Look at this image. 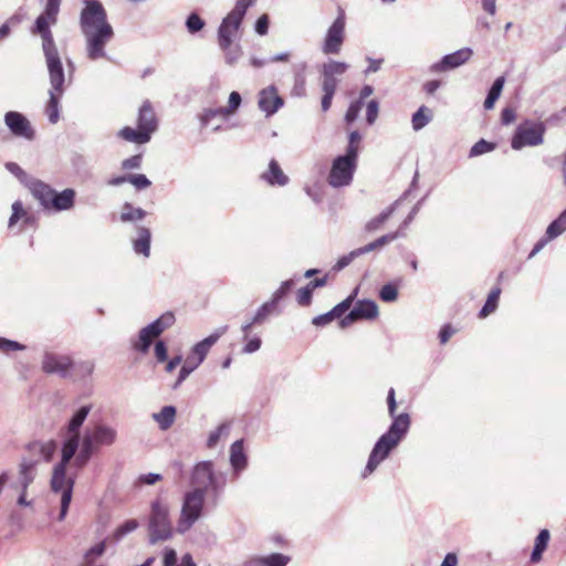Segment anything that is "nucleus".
<instances>
[{
    "instance_id": "nucleus-1",
    "label": "nucleus",
    "mask_w": 566,
    "mask_h": 566,
    "mask_svg": "<svg viewBox=\"0 0 566 566\" xmlns=\"http://www.w3.org/2000/svg\"><path fill=\"white\" fill-rule=\"evenodd\" d=\"M80 28L85 38L86 55L91 61L106 57V44L114 38L107 12L98 0H83Z\"/></svg>"
},
{
    "instance_id": "nucleus-2",
    "label": "nucleus",
    "mask_w": 566,
    "mask_h": 566,
    "mask_svg": "<svg viewBox=\"0 0 566 566\" xmlns=\"http://www.w3.org/2000/svg\"><path fill=\"white\" fill-rule=\"evenodd\" d=\"M410 428V417L403 412L398 415L385 432L375 443L367 464L361 473L363 478L371 474L378 465L388 458L390 452L400 443Z\"/></svg>"
},
{
    "instance_id": "nucleus-3",
    "label": "nucleus",
    "mask_w": 566,
    "mask_h": 566,
    "mask_svg": "<svg viewBox=\"0 0 566 566\" xmlns=\"http://www.w3.org/2000/svg\"><path fill=\"white\" fill-rule=\"evenodd\" d=\"M41 366L44 373L73 381L88 377L94 370L90 359H72L71 356H43Z\"/></svg>"
},
{
    "instance_id": "nucleus-4",
    "label": "nucleus",
    "mask_w": 566,
    "mask_h": 566,
    "mask_svg": "<svg viewBox=\"0 0 566 566\" xmlns=\"http://www.w3.org/2000/svg\"><path fill=\"white\" fill-rule=\"evenodd\" d=\"M30 190L45 210L55 212L67 211L75 205L76 192L72 188H66L59 192L48 184L35 180L31 184Z\"/></svg>"
},
{
    "instance_id": "nucleus-5",
    "label": "nucleus",
    "mask_w": 566,
    "mask_h": 566,
    "mask_svg": "<svg viewBox=\"0 0 566 566\" xmlns=\"http://www.w3.org/2000/svg\"><path fill=\"white\" fill-rule=\"evenodd\" d=\"M254 2L255 0H238L233 9L222 19L217 32L220 49H227L239 36L247 11Z\"/></svg>"
},
{
    "instance_id": "nucleus-6",
    "label": "nucleus",
    "mask_w": 566,
    "mask_h": 566,
    "mask_svg": "<svg viewBox=\"0 0 566 566\" xmlns=\"http://www.w3.org/2000/svg\"><path fill=\"white\" fill-rule=\"evenodd\" d=\"M117 432L114 428L106 424H97L92 430H86L81 450L75 458L78 467L85 465L99 446H112L116 441Z\"/></svg>"
},
{
    "instance_id": "nucleus-7",
    "label": "nucleus",
    "mask_w": 566,
    "mask_h": 566,
    "mask_svg": "<svg viewBox=\"0 0 566 566\" xmlns=\"http://www.w3.org/2000/svg\"><path fill=\"white\" fill-rule=\"evenodd\" d=\"M149 543L165 542L172 536V526L169 520V506L160 500L151 503L148 522Z\"/></svg>"
},
{
    "instance_id": "nucleus-8",
    "label": "nucleus",
    "mask_w": 566,
    "mask_h": 566,
    "mask_svg": "<svg viewBox=\"0 0 566 566\" xmlns=\"http://www.w3.org/2000/svg\"><path fill=\"white\" fill-rule=\"evenodd\" d=\"M56 21L57 20L48 18L45 14L41 13L35 19L34 27L32 29V33L39 34L42 39V51L46 67L63 65L53 33L50 29V27L54 25Z\"/></svg>"
},
{
    "instance_id": "nucleus-9",
    "label": "nucleus",
    "mask_w": 566,
    "mask_h": 566,
    "mask_svg": "<svg viewBox=\"0 0 566 566\" xmlns=\"http://www.w3.org/2000/svg\"><path fill=\"white\" fill-rule=\"evenodd\" d=\"M49 101L45 106V114L51 124H55L60 119V101L65 91V71L63 65L49 66Z\"/></svg>"
},
{
    "instance_id": "nucleus-10",
    "label": "nucleus",
    "mask_w": 566,
    "mask_h": 566,
    "mask_svg": "<svg viewBox=\"0 0 566 566\" xmlns=\"http://www.w3.org/2000/svg\"><path fill=\"white\" fill-rule=\"evenodd\" d=\"M207 493L191 489L184 495L180 517L177 525L179 533L187 532L201 516Z\"/></svg>"
},
{
    "instance_id": "nucleus-11",
    "label": "nucleus",
    "mask_w": 566,
    "mask_h": 566,
    "mask_svg": "<svg viewBox=\"0 0 566 566\" xmlns=\"http://www.w3.org/2000/svg\"><path fill=\"white\" fill-rule=\"evenodd\" d=\"M74 476L67 474V467L55 464L51 478V490L52 492L61 495V510L59 520L65 518L73 494Z\"/></svg>"
},
{
    "instance_id": "nucleus-12",
    "label": "nucleus",
    "mask_w": 566,
    "mask_h": 566,
    "mask_svg": "<svg viewBox=\"0 0 566 566\" xmlns=\"http://www.w3.org/2000/svg\"><path fill=\"white\" fill-rule=\"evenodd\" d=\"M545 132L546 125L543 122L524 120L516 127L511 146L515 150L539 146L544 143Z\"/></svg>"
},
{
    "instance_id": "nucleus-13",
    "label": "nucleus",
    "mask_w": 566,
    "mask_h": 566,
    "mask_svg": "<svg viewBox=\"0 0 566 566\" xmlns=\"http://www.w3.org/2000/svg\"><path fill=\"white\" fill-rule=\"evenodd\" d=\"M192 489H200L207 493L210 489L214 495H218L224 485V480L220 481L213 471L211 461H202L196 464L191 475Z\"/></svg>"
},
{
    "instance_id": "nucleus-14",
    "label": "nucleus",
    "mask_w": 566,
    "mask_h": 566,
    "mask_svg": "<svg viewBox=\"0 0 566 566\" xmlns=\"http://www.w3.org/2000/svg\"><path fill=\"white\" fill-rule=\"evenodd\" d=\"M175 323V315L166 312L154 322L139 331L138 340L135 343L136 350L147 353L154 339L168 329Z\"/></svg>"
},
{
    "instance_id": "nucleus-15",
    "label": "nucleus",
    "mask_w": 566,
    "mask_h": 566,
    "mask_svg": "<svg viewBox=\"0 0 566 566\" xmlns=\"http://www.w3.org/2000/svg\"><path fill=\"white\" fill-rule=\"evenodd\" d=\"M357 167V158L348 155L337 156L332 165L328 184L333 188H342L350 185Z\"/></svg>"
},
{
    "instance_id": "nucleus-16",
    "label": "nucleus",
    "mask_w": 566,
    "mask_h": 566,
    "mask_svg": "<svg viewBox=\"0 0 566 566\" xmlns=\"http://www.w3.org/2000/svg\"><path fill=\"white\" fill-rule=\"evenodd\" d=\"M36 475L35 460H22L19 465V475L12 489L19 492L17 503L19 506H30L32 501L27 500L29 486L33 483Z\"/></svg>"
},
{
    "instance_id": "nucleus-17",
    "label": "nucleus",
    "mask_w": 566,
    "mask_h": 566,
    "mask_svg": "<svg viewBox=\"0 0 566 566\" xmlns=\"http://www.w3.org/2000/svg\"><path fill=\"white\" fill-rule=\"evenodd\" d=\"M379 315V308L375 301L358 300L353 308L340 319L339 325L345 328L357 321H371Z\"/></svg>"
},
{
    "instance_id": "nucleus-18",
    "label": "nucleus",
    "mask_w": 566,
    "mask_h": 566,
    "mask_svg": "<svg viewBox=\"0 0 566 566\" xmlns=\"http://www.w3.org/2000/svg\"><path fill=\"white\" fill-rule=\"evenodd\" d=\"M3 122L14 137L30 142L35 138V130L31 122L22 113L9 111L4 114Z\"/></svg>"
},
{
    "instance_id": "nucleus-19",
    "label": "nucleus",
    "mask_w": 566,
    "mask_h": 566,
    "mask_svg": "<svg viewBox=\"0 0 566 566\" xmlns=\"http://www.w3.org/2000/svg\"><path fill=\"white\" fill-rule=\"evenodd\" d=\"M345 40V14L340 12L328 28L322 51L324 54H338Z\"/></svg>"
},
{
    "instance_id": "nucleus-20",
    "label": "nucleus",
    "mask_w": 566,
    "mask_h": 566,
    "mask_svg": "<svg viewBox=\"0 0 566 566\" xmlns=\"http://www.w3.org/2000/svg\"><path fill=\"white\" fill-rule=\"evenodd\" d=\"M348 69V64L345 62H339L335 60H328L322 65V91L323 92H333L335 93L337 90V85L339 80L337 76H342Z\"/></svg>"
},
{
    "instance_id": "nucleus-21",
    "label": "nucleus",
    "mask_w": 566,
    "mask_h": 566,
    "mask_svg": "<svg viewBox=\"0 0 566 566\" xmlns=\"http://www.w3.org/2000/svg\"><path fill=\"white\" fill-rule=\"evenodd\" d=\"M473 55L471 48H462L453 53L446 54L440 61L430 66L433 73H443L464 65Z\"/></svg>"
},
{
    "instance_id": "nucleus-22",
    "label": "nucleus",
    "mask_w": 566,
    "mask_h": 566,
    "mask_svg": "<svg viewBox=\"0 0 566 566\" xmlns=\"http://www.w3.org/2000/svg\"><path fill=\"white\" fill-rule=\"evenodd\" d=\"M57 450V443L54 440L33 441L27 447L29 453L22 460H35V465L41 461L50 462Z\"/></svg>"
},
{
    "instance_id": "nucleus-23",
    "label": "nucleus",
    "mask_w": 566,
    "mask_h": 566,
    "mask_svg": "<svg viewBox=\"0 0 566 566\" xmlns=\"http://www.w3.org/2000/svg\"><path fill=\"white\" fill-rule=\"evenodd\" d=\"M284 104L283 98L279 95L277 88L270 85L259 93L258 105L266 117L274 115Z\"/></svg>"
},
{
    "instance_id": "nucleus-24",
    "label": "nucleus",
    "mask_w": 566,
    "mask_h": 566,
    "mask_svg": "<svg viewBox=\"0 0 566 566\" xmlns=\"http://www.w3.org/2000/svg\"><path fill=\"white\" fill-rule=\"evenodd\" d=\"M137 127L151 135L157 130L158 123L155 111L149 101H145L138 112Z\"/></svg>"
},
{
    "instance_id": "nucleus-25",
    "label": "nucleus",
    "mask_w": 566,
    "mask_h": 566,
    "mask_svg": "<svg viewBox=\"0 0 566 566\" xmlns=\"http://www.w3.org/2000/svg\"><path fill=\"white\" fill-rule=\"evenodd\" d=\"M230 464L234 475H239L248 467V455L244 451V440L239 439L230 446Z\"/></svg>"
},
{
    "instance_id": "nucleus-26",
    "label": "nucleus",
    "mask_w": 566,
    "mask_h": 566,
    "mask_svg": "<svg viewBox=\"0 0 566 566\" xmlns=\"http://www.w3.org/2000/svg\"><path fill=\"white\" fill-rule=\"evenodd\" d=\"M151 233L148 228L136 227V237L132 239L133 250L145 258L150 255Z\"/></svg>"
},
{
    "instance_id": "nucleus-27",
    "label": "nucleus",
    "mask_w": 566,
    "mask_h": 566,
    "mask_svg": "<svg viewBox=\"0 0 566 566\" xmlns=\"http://www.w3.org/2000/svg\"><path fill=\"white\" fill-rule=\"evenodd\" d=\"M261 179L270 186L283 187L289 182V177L283 172L275 159L270 160L269 168L266 171L262 172Z\"/></svg>"
},
{
    "instance_id": "nucleus-28",
    "label": "nucleus",
    "mask_w": 566,
    "mask_h": 566,
    "mask_svg": "<svg viewBox=\"0 0 566 566\" xmlns=\"http://www.w3.org/2000/svg\"><path fill=\"white\" fill-rule=\"evenodd\" d=\"M290 557L281 553H273L268 556H255L244 563V566H286Z\"/></svg>"
},
{
    "instance_id": "nucleus-29",
    "label": "nucleus",
    "mask_w": 566,
    "mask_h": 566,
    "mask_svg": "<svg viewBox=\"0 0 566 566\" xmlns=\"http://www.w3.org/2000/svg\"><path fill=\"white\" fill-rule=\"evenodd\" d=\"M80 447V436L66 433V439L62 446L61 460L57 464L69 467L70 461L75 455Z\"/></svg>"
},
{
    "instance_id": "nucleus-30",
    "label": "nucleus",
    "mask_w": 566,
    "mask_h": 566,
    "mask_svg": "<svg viewBox=\"0 0 566 566\" xmlns=\"http://www.w3.org/2000/svg\"><path fill=\"white\" fill-rule=\"evenodd\" d=\"M228 331V326L218 327L212 334L202 340L198 342L193 347L191 354H208L212 346L224 335Z\"/></svg>"
},
{
    "instance_id": "nucleus-31",
    "label": "nucleus",
    "mask_w": 566,
    "mask_h": 566,
    "mask_svg": "<svg viewBox=\"0 0 566 566\" xmlns=\"http://www.w3.org/2000/svg\"><path fill=\"white\" fill-rule=\"evenodd\" d=\"M90 411H91L90 405L80 407L73 413L70 421L67 422V424L65 427L66 433L80 436V429H81L82 424L84 423L85 419L87 418Z\"/></svg>"
},
{
    "instance_id": "nucleus-32",
    "label": "nucleus",
    "mask_w": 566,
    "mask_h": 566,
    "mask_svg": "<svg viewBox=\"0 0 566 566\" xmlns=\"http://www.w3.org/2000/svg\"><path fill=\"white\" fill-rule=\"evenodd\" d=\"M117 135H118V137H120L122 139H124L126 142L138 144V145L146 144L151 138L148 135V133L143 130L142 128L137 127V129H135L129 126H125L124 128H122Z\"/></svg>"
},
{
    "instance_id": "nucleus-33",
    "label": "nucleus",
    "mask_w": 566,
    "mask_h": 566,
    "mask_svg": "<svg viewBox=\"0 0 566 566\" xmlns=\"http://www.w3.org/2000/svg\"><path fill=\"white\" fill-rule=\"evenodd\" d=\"M153 418L161 430H167L175 422L176 408L172 406H165L159 412L154 413Z\"/></svg>"
},
{
    "instance_id": "nucleus-34",
    "label": "nucleus",
    "mask_w": 566,
    "mask_h": 566,
    "mask_svg": "<svg viewBox=\"0 0 566 566\" xmlns=\"http://www.w3.org/2000/svg\"><path fill=\"white\" fill-rule=\"evenodd\" d=\"M549 537L551 535L548 530H542L536 536L534 548L531 555V560L533 563H537L542 559V555L547 547Z\"/></svg>"
},
{
    "instance_id": "nucleus-35",
    "label": "nucleus",
    "mask_w": 566,
    "mask_h": 566,
    "mask_svg": "<svg viewBox=\"0 0 566 566\" xmlns=\"http://www.w3.org/2000/svg\"><path fill=\"white\" fill-rule=\"evenodd\" d=\"M505 84V77L499 76L493 82L492 86L490 87L486 98L484 101V108L485 109H492L494 107L495 102L499 99L503 87Z\"/></svg>"
},
{
    "instance_id": "nucleus-36",
    "label": "nucleus",
    "mask_w": 566,
    "mask_h": 566,
    "mask_svg": "<svg viewBox=\"0 0 566 566\" xmlns=\"http://www.w3.org/2000/svg\"><path fill=\"white\" fill-rule=\"evenodd\" d=\"M397 205H398V201L394 202L389 208L384 210L377 217L370 219L365 224V230L367 232H375V231L379 230L384 226V223L390 218V216L394 213Z\"/></svg>"
},
{
    "instance_id": "nucleus-37",
    "label": "nucleus",
    "mask_w": 566,
    "mask_h": 566,
    "mask_svg": "<svg viewBox=\"0 0 566 566\" xmlns=\"http://www.w3.org/2000/svg\"><path fill=\"white\" fill-rule=\"evenodd\" d=\"M501 295V289L494 287L488 295V298L479 312L480 318H485L490 314L494 313L499 306V300Z\"/></svg>"
},
{
    "instance_id": "nucleus-38",
    "label": "nucleus",
    "mask_w": 566,
    "mask_h": 566,
    "mask_svg": "<svg viewBox=\"0 0 566 566\" xmlns=\"http://www.w3.org/2000/svg\"><path fill=\"white\" fill-rule=\"evenodd\" d=\"M566 231V209L546 229L548 239H556Z\"/></svg>"
},
{
    "instance_id": "nucleus-39",
    "label": "nucleus",
    "mask_w": 566,
    "mask_h": 566,
    "mask_svg": "<svg viewBox=\"0 0 566 566\" xmlns=\"http://www.w3.org/2000/svg\"><path fill=\"white\" fill-rule=\"evenodd\" d=\"M147 212L142 208H134L132 203L125 202L120 212V221L130 222L142 220Z\"/></svg>"
},
{
    "instance_id": "nucleus-40",
    "label": "nucleus",
    "mask_w": 566,
    "mask_h": 566,
    "mask_svg": "<svg viewBox=\"0 0 566 566\" xmlns=\"http://www.w3.org/2000/svg\"><path fill=\"white\" fill-rule=\"evenodd\" d=\"M203 357L205 356H188V358L182 363L176 386L184 381L189 374L202 363Z\"/></svg>"
},
{
    "instance_id": "nucleus-41",
    "label": "nucleus",
    "mask_w": 566,
    "mask_h": 566,
    "mask_svg": "<svg viewBox=\"0 0 566 566\" xmlns=\"http://www.w3.org/2000/svg\"><path fill=\"white\" fill-rule=\"evenodd\" d=\"M432 119L431 112L426 106H421L418 108L416 113L412 114L411 123L412 128L418 132L427 126Z\"/></svg>"
},
{
    "instance_id": "nucleus-42",
    "label": "nucleus",
    "mask_w": 566,
    "mask_h": 566,
    "mask_svg": "<svg viewBox=\"0 0 566 566\" xmlns=\"http://www.w3.org/2000/svg\"><path fill=\"white\" fill-rule=\"evenodd\" d=\"M230 432L229 423H221L214 430H212L207 439V448L213 449L222 438H227Z\"/></svg>"
},
{
    "instance_id": "nucleus-43",
    "label": "nucleus",
    "mask_w": 566,
    "mask_h": 566,
    "mask_svg": "<svg viewBox=\"0 0 566 566\" xmlns=\"http://www.w3.org/2000/svg\"><path fill=\"white\" fill-rule=\"evenodd\" d=\"M358 294V287H356L344 301L338 303L332 308L333 314L336 318H343L345 313L350 310L354 304V301Z\"/></svg>"
},
{
    "instance_id": "nucleus-44",
    "label": "nucleus",
    "mask_w": 566,
    "mask_h": 566,
    "mask_svg": "<svg viewBox=\"0 0 566 566\" xmlns=\"http://www.w3.org/2000/svg\"><path fill=\"white\" fill-rule=\"evenodd\" d=\"M216 117L227 119L229 117V115L224 107L207 108L200 115L201 125L208 126L210 124V122Z\"/></svg>"
},
{
    "instance_id": "nucleus-45",
    "label": "nucleus",
    "mask_w": 566,
    "mask_h": 566,
    "mask_svg": "<svg viewBox=\"0 0 566 566\" xmlns=\"http://www.w3.org/2000/svg\"><path fill=\"white\" fill-rule=\"evenodd\" d=\"M220 50L223 52L224 60L229 65H233L234 63H237L242 55L241 46L239 44H234V42L229 44L227 49Z\"/></svg>"
},
{
    "instance_id": "nucleus-46",
    "label": "nucleus",
    "mask_w": 566,
    "mask_h": 566,
    "mask_svg": "<svg viewBox=\"0 0 566 566\" xmlns=\"http://www.w3.org/2000/svg\"><path fill=\"white\" fill-rule=\"evenodd\" d=\"M495 144L480 139L470 149L469 157H478L495 149Z\"/></svg>"
},
{
    "instance_id": "nucleus-47",
    "label": "nucleus",
    "mask_w": 566,
    "mask_h": 566,
    "mask_svg": "<svg viewBox=\"0 0 566 566\" xmlns=\"http://www.w3.org/2000/svg\"><path fill=\"white\" fill-rule=\"evenodd\" d=\"M361 135L358 130H353L348 136V145L346 148V155L358 158L359 143Z\"/></svg>"
},
{
    "instance_id": "nucleus-48",
    "label": "nucleus",
    "mask_w": 566,
    "mask_h": 566,
    "mask_svg": "<svg viewBox=\"0 0 566 566\" xmlns=\"http://www.w3.org/2000/svg\"><path fill=\"white\" fill-rule=\"evenodd\" d=\"M105 549H106L105 542H99L96 545H94L93 547H91L84 555L85 565L86 566L92 565L96 558L101 557L105 553Z\"/></svg>"
},
{
    "instance_id": "nucleus-49",
    "label": "nucleus",
    "mask_w": 566,
    "mask_h": 566,
    "mask_svg": "<svg viewBox=\"0 0 566 566\" xmlns=\"http://www.w3.org/2000/svg\"><path fill=\"white\" fill-rule=\"evenodd\" d=\"M206 22L200 15L196 12H191L186 19V28L189 33L193 34L203 29Z\"/></svg>"
},
{
    "instance_id": "nucleus-50",
    "label": "nucleus",
    "mask_w": 566,
    "mask_h": 566,
    "mask_svg": "<svg viewBox=\"0 0 566 566\" xmlns=\"http://www.w3.org/2000/svg\"><path fill=\"white\" fill-rule=\"evenodd\" d=\"M276 304L270 300L259 307L255 315L252 318V323L263 322L274 310Z\"/></svg>"
},
{
    "instance_id": "nucleus-51",
    "label": "nucleus",
    "mask_w": 566,
    "mask_h": 566,
    "mask_svg": "<svg viewBox=\"0 0 566 566\" xmlns=\"http://www.w3.org/2000/svg\"><path fill=\"white\" fill-rule=\"evenodd\" d=\"M138 525L139 524L136 520H127L126 522H124L122 525H119L115 530V532H114L115 539L119 541L128 533H132L133 531H135L138 527Z\"/></svg>"
},
{
    "instance_id": "nucleus-52",
    "label": "nucleus",
    "mask_w": 566,
    "mask_h": 566,
    "mask_svg": "<svg viewBox=\"0 0 566 566\" xmlns=\"http://www.w3.org/2000/svg\"><path fill=\"white\" fill-rule=\"evenodd\" d=\"M295 282L293 279L286 280L281 283L280 287L273 293L271 300L277 304L283 297H285L293 289Z\"/></svg>"
},
{
    "instance_id": "nucleus-53",
    "label": "nucleus",
    "mask_w": 566,
    "mask_h": 566,
    "mask_svg": "<svg viewBox=\"0 0 566 566\" xmlns=\"http://www.w3.org/2000/svg\"><path fill=\"white\" fill-rule=\"evenodd\" d=\"M27 349H28V347L19 342L0 337V352H3V353L23 352Z\"/></svg>"
},
{
    "instance_id": "nucleus-54",
    "label": "nucleus",
    "mask_w": 566,
    "mask_h": 566,
    "mask_svg": "<svg viewBox=\"0 0 566 566\" xmlns=\"http://www.w3.org/2000/svg\"><path fill=\"white\" fill-rule=\"evenodd\" d=\"M379 297L387 303L395 302L398 297L397 287L391 283L385 284L379 291Z\"/></svg>"
},
{
    "instance_id": "nucleus-55",
    "label": "nucleus",
    "mask_w": 566,
    "mask_h": 566,
    "mask_svg": "<svg viewBox=\"0 0 566 566\" xmlns=\"http://www.w3.org/2000/svg\"><path fill=\"white\" fill-rule=\"evenodd\" d=\"M156 365H165V370L171 373L176 367H178L182 360V356H174L171 359H168L169 356H156Z\"/></svg>"
},
{
    "instance_id": "nucleus-56",
    "label": "nucleus",
    "mask_w": 566,
    "mask_h": 566,
    "mask_svg": "<svg viewBox=\"0 0 566 566\" xmlns=\"http://www.w3.org/2000/svg\"><path fill=\"white\" fill-rule=\"evenodd\" d=\"M128 182L136 189L142 190L150 186V180L143 174L128 175Z\"/></svg>"
},
{
    "instance_id": "nucleus-57",
    "label": "nucleus",
    "mask_w": 566,
    "mask_h": 566,
    "mask_svg": "<svg viewBox=\"0 0 566 566\" xmlns=\"http://www.w3.org/2000/svg\"><path fill=\"white\" fill-rule=\"evenodd\" d=\"M62 0H46L45 7L43 10V14L48 18H52L57 20V14L60 12V6Z\"/></svg>"
},
{
    "instance_id": "nucleus-58",
    "label": "nucleus",
    "mask_w": 566,
    "mask_h": 566,
    "mask_svg": "<svg viewBox=\"0 0 566 566\" xmlns=\"http://www.w3.org/2000/svg\"><path fill=\"white\" fill-rule=\"evenodd\" d=\"M378 112H379V103L376 99H370L367 103V108H366V120L369 125H373L376 122V119L378 117Z\"/></svg>"
},
{
    "instance_id": "nucleus-59",
    "label": "nucleus",
    "mask_w": 566,
    "mask_h": 566,
    "mask_svg": "<svg viewBox=\"0 0 566 566\" xmlns=\"http://www.w3.org/2000/svg\"><path fill=\"white\" fill-rule=\"evenodd\" d=\"M361 107H363L361 101L352 102L346 114H345V120L348 124L355 122L359 115Z\"/></svg>"
},
{
    "instance_id": "nucleus-60",
    "label": "nucleus",
    "mask_w": 566,
    "mask_h": 566,
    "mask_svg": "<svg viewBox=\"0 0 566 566\" xmlns=\"http://www.w3.org/2000/svg\"><path fill=\"white\" fill-rule=\"evenodd\" d=\"M25 216V211L23 209L21 201H14L12 205V214L9 219V228H12L18 220Z\"/></svg>"
},
{
    "instance_id": "nucleus-61",
    "label": "nucleus",
    "mask_w": 566,
    "mask_h": 566,
    "mask_svg": "<svg viewBox=\"0 0 566 566\" xmlns=\"http://www.w3.org/2000/svg\"><path fill=\"white\" fill-rule=\"evenodd\" d=\"M458 332L455 327L451 324H444L439 331V342L440 344H446L449 339Z\"/></svg>"
},
{
    "instance_id": "nucleus-62",
    "label": "nucleus",
    "mask_w": 566,
    "mask_h": 566,
    "mask_svg": "<svg viewBox=\"0 0 566 566\" xmlns=\"http://www.w3.org/2000/svg\"><path fill=\"white\" fill-rule=\"evenodd\" d=\"M242 102L241 95L238 92H231L229 96V105L226 108L228 115H232L240 107Z\"/></svg>"
},
{
    "instance_id": "nucleus-63",
    "label": "nucleus",
    "mask_w": 566,
    "mask_h": 566,
    "mask_svg": "<svg viewBox=\"0 0 566 566\" xmlns=\"http://www.w3.org/2000/svg\"><path fill=\"white\" fill-rule=\"evenodd\" d=\"M334 319H336V316L333 314V312L331 310L327 313L315 316L312 319V324L317 327H323V326H326L329 323H332Z\"/></svg>"
},
{
    "instance_id": "nucleus-64",
    "label": "nucleus",
    "mask_w": 566,
    "mask_h": 566,
    "mask_svg": "<svg viewBox=\"0 0 566 566\" xmlns=\"http://www.w3.org/2000/svg\"><path fill=\"white\" fill-rule=\"evenodd\" d=\"M312 296L313 292L307 286L300 289L296 293V300L301 306L308 305L312 301Z\"/></svg>"
}]
</instances>
